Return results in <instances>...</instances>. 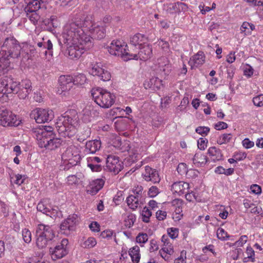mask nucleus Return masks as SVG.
<instances>
[{
	"label": "nucleus",
	"mask_w": 263,
	"mask_h": 263,
	"mask_svg": "<svg viewBox=\"0 0 263 263\" xmlns=\"http://www.w3.org/2000/svg\"><path fill=\"white\" fill-rule=\"evenodd\" d=\"M106 30L101 23H94L90 17L76 19L65 25L63 32L64 42L71 59H79L93 46L92 38L105 37Z\"/></svg>",
	"instance_id": "obj_1"
},
{
	"label": "nucleus",
	"mask_w": 263,
	"mask_h": 263,
	"mask_svg": "<svg viewBox=\"0 0 263 263\" xmlns=\"http://www.w3.org/2000/svg\"><path fill=\"white\" fill-rule=\"evenodd\" d=\"M32 91L31 83L29 80L17 82L11 77L0 78V98L4 95L17 94L20 99H25Z\"/></svg>",
	"instance_id": "obj_2"
},
{
	"label": "nucleus",
	"mask_w": 263,
	"mask_h": 263,
	"mask_svg": "<svg viewBox=\"0 0 263 263\" xmlns=\"http://www.w3.org/2000/svg\"><path fill=\"white\" fill-rule=\"evenodd\" d=\"M23 46L13 36L6 37L0 51V62L7 68L18 60L23 53Z\"/></svg>",
	"instance_id": "obj_3"
},
{
	"label": "nucleus",
	"mask_w": 263,
	"mask_h": 263,
	"mask_svg": "<svg viewBox=\"0 0 263 263\" xmlns=\"http://www.w3.org/2000/svg\"><path fill=\"white\" fill-rule=\"evenodd\" d=\"M79 122L77 112L75 110L69 111L58 118L55 127L61 136L71 137L75 134Z\"/></svg>",
	"instance_id": "obj_4"
},
{
	"label": "nucleus",
	"mask_w": 263,
	"mask_h": 263,
	"mask_svg": "<svg viewBox=\"0 0 263 263\" xmlns=\"http://www.w3.org/2000/svg\"><path fill=\"white\" fill-rule=\"evenodd\" d=\"M61 169L68 170L80 162L81 157L78 147L71 145L67 147L61 156Z\"/></svg>",
	"instance_id": "obj_5"
},
{
	"label": "nucleus",
	"mask_w": 263,
	"mask_h": 263,
	"mask_svg": "<svg viewBox=\"0 0 263 263\" xmlns=\"http://www.w3.org/2000/svg\"><path fill=\"white\" fill-rule=\"evenodd\" d=\"M91 95L95 102L102 108H109L115 103V96L105 89L93 88L91 90Z\"/></svg>",
	"instance_id": "obj_6"
},
{
	"label": "nucleus",
	"mask_w": 263,
	"mask_h": 263,
	"mask_svg": "<svg viewBox=\"0 0 263 263\" xmlns=\"http://www.w3.org/2000/svg\"><path fill=\"white\" fill-rule=\"evenodd\" d=\"M107 48L110 54L120 56L125 61L130 60L132 51L128 50L127 44L123 41L113 40Z\"/></svg>",
	"instance_id": "obj_7"
},
{
	"label": "nucleus",
	"mask_w": 263,
	"mask_h": 263,
	"mask_svg": "<svg viewBox=\"0 0 263 263\" xmlns=\"http://www.w3.org/2000/svg\"><path fill=\"white\" fill-rule=\"evenodd\" d=\"M21 121L12 111L6 109L0 110V125L4 127L17 126Z\"/></svg>",
	"instance_id": "obj_8"
},
{
	"label": "nucleus",
	"mask_w": 263,
	"mask_h": 263,
	"mask_svg": "<svg viewBox=\"0 0 263 263\" xmlns=\"http://www.w3.org/2000/svg\"><path fill=\"white\" fill-rule=\"evenodd\" d=\"M51 110L36 108L31 111L30 117L35 120L37 123H44L50 121L53 118Z\"/></svg>",
	"instance_id": "obj_9"
},
{
	"label": "nucleus",
	"mask_w": 263,
	"mask_h": 263,
	"mask_svg": "<svg viewBox=\"0 0 263 263\" xmlns=\"http://www.w3.org/2000/svg\"><path fill=\"white\" fill-rule=\"evenodd\" d=\"M68 245V240L67 239L65 238L63 239L61 241L54 247L50 248L49 252L52 259L55 260L65 256L68 252L67 249Z\"/></svg>",
	"instance_id": "obj_10"
},
{
	"label": "nucleus",
	"mask_w": 263,
	"mask_h": 263,
	"mask_svg": "<svg viewBox=\"0 0 263 263\" xmlns=\"http://www.w3.org/2000/svg\"><path fill=\"white\" fill-rule=\"evenodd\" d=\"M89 73L93 76L98 77L103 81H108L111 78L110 73L101 63H98L93 65L89 70Z\"/></svg>",
	"instance_id": "obj_11"
},
{
	"label": "nucleus",
	"mask_w": 263,
	"mask_h": 263,
	"mask_svg": "<svg viewBox=\"0 0 263 263\" xmlns=\"http://www.w3.org/2000/svg\"><path fill=\"white\" fill-rule=\"evenodd\" d=\"M73 85V77L70 76H61L59 78V86L57 88V93L65 95Z\"/></svg>",
	"instance_id": "obj_12"
},
{
	"label": "nucleus",
	"mask_w": 263,
	"mask_h": 263,
	"mask_svg": "<svg viewBox=\"0 0 263 263\" xmlns=\"http://www.w3.org/2000/svg\"><path fill=\"white\" fill-rule=\"evenodd\" d=\"M52 128L47 127L44 129L39 130L36 132V139L39 146L43 148L51 140V137L53 134Z\"/></svg>",
	"instance_id": "obj_13"
},
{
	"label": "nucleus",
	"mask_w": 263,
	"mask_h": 263,
	"mask_svg": "<svg viewBox=\"0 0 263 263\" xmlns=\"http://www.w3.org/2000/svg\"><path fill=\"white\" fill-rule=\"evenodd\" d=\"M136 49H139L138 52L132 51L130 60L139 59L145 61L148 59L152 54V47L147 43Z\"/></svg>",
	"instance_id": "obj_14"
},
{
	"label": "nucleus",
	"mask_w": 263,
	"mask_h": 263,
	"mask_svg": "<svg viewBox=\"0 0 263 263\" xmlns=\"http://www.w3.org/2000/svg\"><path fill=\"white\" fill-rule=\"evenodd\" d=\"M107 168L111 172L118 174L123 168L122 162L118 156L109 155L106 160Z\"/></svg>",
	"instance_id": "obj_15"
},
{
	"label": "nucleus",
	"mask_w": 263,
	"mask_h": 263,
	"mask_svg": "<svg viewBox=\"0 0 263 263\" xmlns=\"http://www.w3.org/2000/svg\"><path fill=\"white\" fill-rule=\"evenodd\" d=\"M78 222V217L76 214L69 215L61 224V230L65 234H68L71 231L74 230Z\"/></svg>",
	"instance_id": "obj_16"
},
{
	"label": "nucleus",
	"mask_w": 263,
	"mask_h": 263,
	"mask_svg": "<svg viewBox=\"0 0 263 263\" xmlns=\"http://www.w3.org/2000/svg\"><path fill=\"white\" fill-rule=\"evenodd\" d=\"M170 239L167 236L163 235L161 238V241L163 244L162 248L160 250L159 253L161 256L165 260L169 258L168 255H172L174 253L173 247Z\"/></svg>",
	"instance_id": "obj_17"
},
{
	"label": "nucleus",
	"mask_w": 263,
	"mask_h": 263,
	"mask_svg": "<svg viewBox=\"0 0 263 263\" xmlns=\"http://www.w3.org/2000/svg\"><path fill=\"white\" fill-rule=\"evenodd\" d=\"M47 202V200L45 199L40 201L37 205V210L38 211L53 218L57 215V210L52 208L50 205L48 204Z\"/></svg>",
	"instance_id": "obj_18"
},
{
	"label": "nucleus",
	"mask_w": 263,
	"mask_h": 263,
	"mask_svg": "<svg viewBox=\"0 0 263 263\" xmlns=\"http://www.w3.org/2000/svg\"><path fill=\"white\" fill-rule=\"evenodd\" d=\"M143 178L146 181H152L154 183L159 182L160 178L158 172L149 166L145 167V171L142 173Z\"/></svg>",
	"instance_id": "obj_19"
},
{
	"label": "nucleus",
	"mask_w": 263,
	"mask_h": 263,
	"mask_svg": "<svg viewBox=\"0 0 263 263\" xmlns=\"http://www.w3.org/2000/svg\"><path fill=\"white\" fill-rule=\"evenodd\" d=\"M104 183L105 180L101 178L92 180L87 186V193L92 195L96 194L103 187Z\"/></svg>",
	"instance_id": "obj_20"
},
{
	"label": "nucleus",
	"mask_w": 263,
	"mask_h": 263,
	"mask_svg": "<svg viewBox=\"0 0 263 263\" xmlns=\"http://www.w3.org/2000/svg\"><path fill=\"white\" fill-rule=\"evenodd\" d=\"M102 160L98 157H90L87 158V165L93 172H100L102 169L101 163Z\"/></svg>",
	"instance_id": "obj_21"
},
{
	"label": "nucleus",
	"mask_w": 263,
	"mask_h": 263,
	"mask_svg": "<svg viewBox=\"0 0 263 263\" xmlns=\"http://www.w3.org/2000/svg\"><path fill=\"white\" fill-rule=\"evenodd\" d=\"M171 190L174 194L181 195L189 192V184L183 181L176 182L172 185Z\"/></svg>",
	"instance_id": "obj_22"
},
{
	"label": "nucleus",
	"mask_w": 263,
	"mask_h": 263,
	"mask_svg": "<svg viewBox=\"0 0 263 263\" xmlns=\"http://www.w3.org/2000/svg\"><path fill=\"white\" fill-rule=\"evenodd\" d=\"M36 233H39L42 236L47 237L48 239H53L54 237V233L51 227L44 224H38Z\"/></svg>",
	"instance_id": "obj_23"
},
{
	"label": "nucleus",
	"mask_w": 263,
	"mask_h": 263,
	"mask_svg": "<svg viewBox=\"0 0 263 263\" xmlns=\"http://www.w3.org/2000/svg\"><path fill=\"white\" fill-rule=\"evenodd\" d=\"M35 42L39 48L47 49L49 51V56L51 57L52 56V51L51 50L53 46L50 40L40 35V37L35 40Z\"/></svg>",
	"instance_id": "obj_24"
},
{
	"label": "nucleus",
	"mask_w": 263,
	"mask_h": 263,
	"mask_svg": "<svg viewBox=\"0 0 263 263\" xmlns=\"http://www.w3.org/2000/svg\"><path fill=\"white\" fill-rule=\"evenodd\" d=\"M158 65L160 74L167 75L171 70V65L166 57H162L158 59Z\"/></svg>",
	"instance_id": "obj_25"
},
{
	"label": "nucleus",
	"mask_w": 263,
	"mask_h": 263,
	"mask_svg": "<svg viewBox=\"0 0 263 263\" xmlns=\"http://www.w3.org/2000/svg\"><path fill=\"white\" fill-rule=\"evenodd\" d=\"M148 41L147 37L141 33H137L130 37V43L134 46L135 48H140Z\"/></svg>",
	"instance_id": "obj_26"
},
{
	"label": "nucleus",
	"mask_w": 263,
	"mask_h": 263,
	"mask_svg": "<svg viewBox=\"0 0 263 263\" xmlns=\"http://www.w3.org/2000/svg\"><path fill=\"white\" fill-rule=\"evenodd\" d=\"M27 4L26 9L39 10L40 8L45 7V5L48 0H24Z\"/></svg>",
	"instance_id": "obj_27"
},
{
	"label": "nucleus",
	"mask_w": 263,
	"mask_h": 263,
	"mask_svg": "<svg viewBox=\"0 0 263 263\" xmlns=\"http://www.w3.org/2000/svg\"><path fill=\"white\" fill-rule=\"evenodd\" d=\"M204 62V56L202 52H198L191 58L189 62L192 68L197 67L202 65Z\"/></svg>",
	"instance_id": "obj_28"
},
{
	"label": "nucleus",
	"mask_w": 263,
	"mask_h": 263,
	"mask_svg": "<svg viewBox=\"0 0 263 263\" xmlns=\"http://www.w3.org/2000/svg\"><path fill=\"white\" fill-rule=\"evenodd\" d=\"M144 85L146 89L150 88L156 91L160 89L162 86V82L157 77H153L148 81L146 82Z\"/></svg>",
	"instance_id": "obj_29"
},
{
	"label": "nucleus",
	"mask_w": 263,
	"mask_h": 263,
	"mask_svg": "<svg viewBox=\"0 0 263 263\" xmlns=\"http://www.w3.org/2000/svg\"><path fill=\"white\" fill-rule=\"evenodd\" d=\"M208 154L211 160L214 162L221 160L223 158L221 151L215 146L209 147L208 150Z\"/></svg>",
	"instance_id": "obj_30"
},
{
	"label": "nucleus",
	"mask_w": 263,
	"mask_h": 263,
	"mask_svg": "<svg viewBox=\"0 0 263 263\" xmlns=\"http://www.w3.org/2000/svg\"><path fill=\"white\" fill-rule=\"evenodd\" d=\"M101 141L94 140L87 141L85 145V151L87 153H95L101 147Z\"/></svg>",
	"instance_id": "obj_31"
},
{
	"label": "nucleus",
	"mask_w": 263,
	"mask_h": 263,
	"mask_svg": "<svg viewBox=\"0 0 263 263\" xmlns=\"http://www.w3.org/2000/svg\"><path fill=\"white\" fill-rule=\"evenodd\" d=\"M126 202L129 208L133 210H135L140 206L142 203L141 200L138 197H136L135 195H130L127 197Z\"/></svg>",
	"instance_id": "obj_32"
},
{
	"label": "nucleus",
	"mask_w": 263,
	"mask_h": 263,
	"mask_svg": "<svg viewBox=\"0 0 263 263\" xmlns=\"http://www.w3.org/2000/svg\"><path fill=\"white\" fill-rule=\"evenodd\" d=\"M96 110L93 109V107L91 105H87L82 111L83 115L82 120L85 122L90 121L92 115H96Z\"/></svg>",
	"instance_id": "obj_33"
},
{
	"label": "nucleus",
	"mask_w": 263,
	"mask_h": 263,
	"mask_svg": "<svg viewBox=\"0 0 263 263\" xmlns=\"http://www.w3.org/2000/svg\"><path fill=\"white\" fill-rule=\"evenodd\" d=\"M193 162L196 166H202L206 163L207 158L203 154L197 153L193 158Z\"/></svg>",
	"instance_id": "obj_34"
},
{
	"label": "nucleus",
	"mask_w": 263,
	"mask_h": 263,
	"mask_svg": "<svg viewBox=\"0 0 263 263\" xmlns=\"http://www.w3.org/2000/svg\"><path fill=\"white\" fill-rule=\"evenodd\" d=\"M61 144V139L55 138V135L53 133L51 137V140L47 142V144L44 147L49 150H53L60 146Z\"/></svg>",
	"instance_id": "obj_35"
},
{
	"label": "nucleus",
	"mask_w": 263,
	"mask_h": 263,
	"mask_svg": "<svg viewBox=\"0 0 263 263\" xmlns=\"http://www.w3.org/2000/svg\"><path fill=\"white\" fill-rule=\"evenodd\" d=\"M186 8V6L185 4L181 2H178L174 4H170L168 6L167 11L170 13H174L177 12L178 11L181 10H185Z\"/></svg>",
	"instance_id": "obj_36"
},
{
	"label": "nucleus",
	"mask_w": 263,
	"mask_h": 263,
	"mask_svg": "<svg viewBox=\"0 0 263 263\" xmlns=\"http://www.w3.org/2000/svg\"><path fill=\"white\" fill-rule=\"evenodd\" d=\"M140 249L137 246H135L130 248L129 251V255H130L132 261L135 263H138L140 258L139 253Z\"/></svg>",
	"instance_id": "obj_37"
},
{
	"label": "nucleus",
	"mask_w": 263,
	"mask_h": 263,
	"mask_svg": "<svg viewBox=\"0 0 263 263\" xmlns=\"http://www.w3.org/2000/svg\"><path fill=\"white\" fill-rule=\"evenodd\" d=\"M36 245L39 248H41V249L45 248L48 244V242L52 239H48L47 238V237L42 236L41 235H40L39 233H36Z\"/></svg>",
	"instance_id": "obj_38"
},
{
	"label": "nucleus",
	"mask_w": 263,
	"mask_h": 263,
	"mask_svg": "<svg viewBox=\"0 0 263 263\" xmlns=\"http://www.w3.org/2000/svg\"><path fill=\"white\" fill-rule=\"evenodd\" d=\"M25 11L26 12L27 16L29 18L30 21L34 25H36L40 18V15L36 12L37 10H29L27 11L26 7L25 8Z\"/></svg>",
	"instance_id": "obj_39"
},
{
	"label": "nucleus",
	"mask_w": 263,
	"mask_h": 263,
	"mask_svg": "<svg viewBox=\"0 0 263 263\" xmlns=\"http://www.w3.org/2000/svg\"><path fill=\"white\" fill-rule=\"evenodd\" d=\"M97 244V241L94 237H90L86 239H83L81 241V246L83 248H91Z\"/></svg>",
	"instance_id": "obj_40"
},
{
	"label": "nucleus",
	"mask_w": 263,
	"mask_h": 263,
	"mask_svg": "<svg viewBox=\"0 0 263 263\" xmlns=\"http://www.w3.org/2000/svg\"><path fill=\"white\" fill-rule=\"evenodd\" d=\"M25 175L15 174L10 176V180L11 183H13L18 185L22 184L26 179Z\"/></svg>",
	"instance_id": "obj_41"
},
{
	"label": "nucleus",
	"mask_w": 263,
	"mask_h": 263,
	"mask_svg": "<svg viewBox=\"0 0 263 263\" xmlns=\"http://www.w3.org/2000/svg\"><path fill=\"white\" fill-rule=\"evenodd\" d=\"M232 139V135L231 134H224L218 138L217 142L218 144L222 145L229 142Z\"/></svg>",
	"instance_id": "obj_42"
},
{
	"label": "nucleus",
	"mask_w": 263,
	"mask_h": 263,
	"mask_svg": "<svg viewBox=\"0 0 263 263\" xmlns=\"http://www.w3.org/2000/svg\"><path fill=\"white\" fill-rule=\"evenodd\" d=\"M86 77L85 74L79 73L73 78V84L75 85H83L86 81Z\"/></svg>",
	"instance_id": "obj_43"
},
{
	"label": "nucleus",
	"mask_w": 263,
	"mask_h": 263,
	"mask_svg": "<svg viewBox=\"0 0 263 263\" xmlns=\"http://www.w3.org/2000/svg\"><path fill=\"white\" fill-rule=\"evenodd\" d=\"M151 216L152 212H151L150 209L147 207L145 206L141 212L142 220L145 222H148Z\"/></svg>",
	"instance_id": "obj_44"
},
{
	"label": "nucleus",
	"mask_w": 263,
	"mask_h": 263,
	"mask_svg": "<svg viewBox=\"0 0 263 263\" xmlns=\"http://www.w3.org/2000/svg\"><path fill=\"white\" fill-rule=\"evenodd\" d=\"M217 236L221 240H226L229 237L227 232L222 228H219L217 230Z\"/></svg>",
	"instance_id": "obj_45"
},
{
	"label": "nucleus",
	"mask_w": 263,
	"mask_h": 263,
	"mask_svg": "<svg viewBox=\"0 0 263 263\" xmlns=\"http://www.w3.org/2000/svg\"><path fill=\"white\" fill-rule=\"evenodd\" d=\"M135 220H136V217H135V215H134L133 214H128L125 217L124 221L125 222V226L126 227H128V228H130L132 226H133Z\"/></svg>",
	"instance_id": "obj_46"
},
{
	"label": "nucleus",
	"mask_w": 263,
	"mask_h": 263,
	"mask_svg": "<svg viewBox=\"0 0 263 263\" xmlns=\"http://www.w3.org/2000/svg\"><path fill=\"white\" fill-rule=\"evenodd\" d=\"M248 240V236L247 235H242L241 236L238 240L236 241L234 243H228L227 244L231 247L236 246L237 247H242L244 244H245Z\"/></svg>",
	"instance_id": "obj_47"
},
{
	"label": "nucleus",
	"mask_w": 263,
	"mask_h": 263,
	"mask_svg": "<svg viewBox=\"0 0 263 263\" xmlns=\"http://www.w3.org/2000/svg\"><path fill=\"white\" fill-rule=\"evenodd\" d=\"M249 23L244 22L240 26V30L241 33L244 35H249L251 34V30H249Z\"/></svg>",
	"instance_id": "obj_48"
},
{
	"label": "nucleus",
	"mask_w": 263,
	"mask_h": 263,
	"mask_svg": "<svg viewBox=\"0 0 263 263\" xmlns=\"http://www.w3.org/2000/svg\"><path fill=\"white\" fill-rule=\"evenodd\" d=\"M243 74L248 78H250L253 74L254 69L249 64H246L243 66Z\"/></svg>",
	"instance_id": "obj_49"
},
{
	"label": "nucleus",
	"mask_w": 263,
	"mask_h": 263,
	"mask_svg": "<svg viewBox=\"0 0 263 263\" xmlns=\"http://www.w3.org/2000/svg\"><path fill=\"white\" fill-rule=\"evenodd\" d=\"M210 130V129L208 126H198L195 129L196 132L202 136H207Z\"/></svg>",
	"instance_id": "obj_50"
},
{
	"label": "nucleus",
	"mask_w": 263,
	"mask_h": 263,
	"mask_svg": "<svg viewBox=\"0 0 263 263\" xmlns=\"http://www.w3.org/2000/svg\"><path fill=\"white\" fill-rule=\"evenodd\" d=\"M22 237L26 243H29L31 241V233L27 229L22 230Z\"/></svg>",
	"instance_id": "obj_51"
},
{
	"label": "nucleus",
	"mask_w": 263,
	"mask_h": 263,
	"mask_svg": "<svg viewBox=\"0 0 263 263\" xmlns=\"http://www.w3.org/2000/svg\"><path fill=\"white\" fill-rule=\"evenodd\" d=\"M174 263H186V252L182 250L179 256L174 260Z\"/></svg>",
	"instance_id": "obj_52"
},
{
	"label": "nucleus",
	"mask_w": 263,
	"mask_h": 263,
	"mask_svg": "<svg viewBox=\"0 0 263 263\" xmlns=\"http://www.w3.org/2000/svg\"><path fill=\"white\" fill-rule=\"evenodd\" d=\"M253 102L255 106L257 107L263 106V95H259L253 99Z\"/></svg>",
	"instance_id": "obj_53"
},
{
	"label": "nucleus",
	"mask_w": 263,
	"mask_h": 263,
	"mask_svg": "<svg viewBox=\"0 0 263 263\" xmlns=\"http://www.w3.org/2000/svg\"><path fill=\"white\" fill-rule=\"evenodd\" d=\"M246 253L247 256V258H248L252 262H254L255 261V252L254 250L251 247H247Z\"/></svg>",
	"instance_id": "obj_54"
},
{
	"label": "nucleus",
	"mask_w": 263,
	"mask_h": 263,
	"mask_svg": "<svg viewBox=\"0 0 263 263\" xmlns=\"http://www.w3.org/2000/svg\"><path fill=\"white\" fill-rule=\"evenodd\" d=\"M247 157V154L243 152H236L233 155V157L236 159L237 161L244 160Z\"/></svg>",
	"instance_id": "obj_55"
},
{
	"label": "nucleus",
	"mask_w": 263,
	"mask_h": 263,
	"mask_svg": "<svg viewBox=\"0 0 263 263\" xmlns=\"http://www.w3.org/2000/svg\"><path fill=\"white\" fill-rule=\"evenodd\" d=\"M179 231L177 228H171L167 229V233L172 239H175L178 236Z\"/></svg>",
	"instance_id": "obj_56"
},
{
	"label": "nucleus",
	"mask_w": 263,
	"mask_h": 263,
	"mask_svg": "<svg viewBox=\"0 0 263 263\" xmlns=\"http://www.w3.org/2000/svg\"><path fill=\"white\" fill-rule=\"evenodd\" d=\"M148 240V236L146 234H139L136 237V241L138 243H144Z\"/></svg>",
	"instance_id": "obj_57"
},
{
	"label": "nucleus",
	"mask_w": 263,
	"mask_h": 263,
	"mask_svg": "<svg viewBox=\"0 0 263 263\" xmlns=\"http://www.w3.org/2000/svg\"><path fill=\"white\" fill-rule=\"evenodd\" d=\"M79 179L76 175H69L67 178V182L69 185L77 184Z\"/></svg>",
	"instance_id": "obj_58"
},
{
	"label": "nucleus",
	"mask_w": 263,
	"mask_h": 263,
	"mask_svg": "<svg viewBox=\"0 0 263 263\" xmlns=\"http://www.w3.org/2000/svg\"><path fill=\"white\" fill-rule=\"evenodd\" d=\"M235 71V68L234 66L231 65L227 67V74L228 79L232 80L233 78Z\"/></svg>",
	"instance_id": "obj_59"
},
{
	"label": "nucleus",
	"mask_w": 263,
	"mask_h": 263,
	"mask_svg": "<svg viewBox=\"0 0 263 263\" xmlns=\"http://www.w3.org/2000/svg\"><path fill=\"white\" fill-rule=\"evenodd\" d=\"M159 193V189L155 186H151L148 192V195L151 197H156Z\"/></svg>",
	"instance_id": "obj_60"
},
{
	"label": "nucleus",
	"mask_w": 263,
	"mask_h": 263,
	"mask_svg": "<svg viewBox=\"0 0 263 263\" xmlns=\"http://www.w3.org/2000/svg\"><path fill=\"white\" fill-rule=\"evenodd\" d=\"M208 140L205 139L200 138L198 141V147L201 150H204L207 147Z\"/></svg>",
	"instance_id": "obj_61"
},
{
	"label": "nucleus",
	"mask_w": 263,
	"mask_h": 263,
	"mask_svg": "<svg viewBox=\"0 0 263 263\" xmlns=\"http://www.w3.org/2000/svg\"><path fill=\"white\" fill-rule=\"evenodd\" d=\"M143 191V187L141 186H135L133 189V193L136 197L141 199V194Z\"/></svg>",
	"instance_id": "obj_62"
},
{
	"label": "nucleus",
	"mask_w": 263,
	"mask_h": 263,
	"mask_svg": "<svg viewBox=\"0 0 263 263\" xmlns=\"http://www.w3.org/2000/svg\"><path fill=\"white\" fill-rule=\"evenodd\" d=\"M177 172L179 174L182 175L185 174L187 172L186 165L184 163H180L177 168Z\"/></svg>",
	"instance_id": "obj_63"
},
{
	"label": "nucleus",
	"mask_w": 263,
	"mask_h": 263,
	"mask_svg": "<svg viewBox=\"0 0 263 263\" xmlns=\"http://www.w3.org/2000/svg\"><path fill=\"white\" fill-rule=\"evenodd\" d=\"M100 224L96 221H93L89 225V228L92 232H98L100 231Z\"/></svg>",
	"instance_id": "obj_64"
}]
</instances>
